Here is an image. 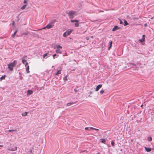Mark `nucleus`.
<instances>
[{
  "label": "nucleus",
  "mask_w": 154,
  "mask_h": 154,
  "mask_svg": "<svg viewBox=\"0 0 154 154\" xmlns=\"http://www.w3.org/2000/svg\"><path fill=\"white\" fill-rule=\"evenodd\" d=\"M26 71L27 73H29V66L27 65L26 66Z\"/></svg>",
  "instance_id": "13"
},
{
  "label": "nucleus",
  "mask_w": 154,
  "mask_h": 154,
  "mask_svg": "<svg viewBox=\"0 0 154 154\" xmlns=\"http://www.w3.org/2000/svg\"><path fill=\"white\" fill-rule=\"evenodd\" d=\"M100 141L102 143H103L105 144H106V140L104 139H100Z\"/></svg>",
  "instance_id": "11"
},
{
  "label": "nucleus",
  "mask_w": 154,
  "mask_h": 154,
  "mask_svg": "<svg viewBox=\"0 0 154 154\" xmlns=\"http://www.w3.org/2000/svg\"><path fill=\"white\" fill-rule=\"evenodd\" d=\"M66 13L69 16V18L70 19L73 18L74 16L77 15L76 12L73 11H71L69 12H66Z\"/></svg>",
  "instance_id": "3"
},
{
  "label": "nucleus",
  "mask_w": 154,
  "mask_h": 154,
  "mask_svg": "<svg viewBox=\"0 0 154 154\" xmlns=\"http://www.w3.org/2000/svg\"><path fill=\"white\" fill-rule=\"evenodd\" d=\"M73 103V102L69 103L67 104L66 106H70L71 105L73 104L74 103Z\"/></svg>",
  "instance_id": "18"
},
{
  "label": "nucleus",
  "mask_w": 154,
  "mask_h": 154,
  "mask_svg": "<svg viewBox=\"0 0 154 154\" xmlns=\"http://www.w3.org/2000/svg\"><path fill=\"white\" fill-rule=\"evenodd\" d=\"M35 87H36V88H38L37 87V86H36H36H35Z\"/></svg>",
  "instance_id": "42"
},
{
  "label": "nucleus",
  "mask_w": 154,
  "mask_h": 154,
  "mask_svg": "<svg viewBox=\"0 0 154 154\" xmlns=\"http://www.w3.org/2000/svg\"><path fill=\"white\" fill-rule=\"evenodd\" d=\"M22 63L24 64L25 65V66H26L28 65V63L27 62H26V60H25V59H24V58H22Z\"/></svg>",
  "instance_id": "7"
},
{
  "label": "nucleus",
  "mask_w": 154,
  "mask_h": 154,
  "mask_svg": "<svg viewBox=\"0 0 154 154\" xmlns=\"http://www.w3.org/2000/svg\"><path fill=\"white\" fill-rule=\"evenodd\" d=\"M85 130H88V131H91L94 129L96 130V129L94 128H93L92 127H86V128H85Z\"/></svg>",
  "instance_id": "8"
},
{
  "label": "nucleus",
  "mask_w": 154,
  "mask_h": 154,
  "mask_svg": "<svg viewBox=\"0 0 154 154\" xmlns=\"http://www.w3.org/2000/svg\"><path fill=\"white\" fill-rule=\"evenodd\" d=\"M97 134H98V135H99L100 136L101 135V134H102V132H100V133H99V131H99V130H98L97 129Z\"/></svg>",
  "instance_id": "24"
},
{
  "label": "nucleus",
  "mask_w": 154,
  "mask_h": 154,
  "mask_svg": "<svg viewBox=\"0 0 154 154\" xmlns=\"http://www.w3.org/2000/svg\"><path fill=\"white\" fill-rule=\"evenodd\" d=\"M139 41L140 43H141L142 45H144V43H143L145 41V39H141L139 40Z\"/></svg>",
  "instance_id": "9"
},
{
  "label": "nucleus",
  "mask_w": 154,
  "mask_h": 154,
  "mask_svg": "<svg viewBox=\"0 0 154 154\" xmlns=\"http://www.w3.org/2000/svg\"><path fill=\"white\" fill-rule=\"evenodd\" d=\"M61 69H60L58 70L57 73L55 74L56 75H58V74H60L61 73Z\"/></svg>",
  "instance_id": "16"
},
{
  "label": "nucleus",
  "mask_w": 154,
  "mask_h": 154,
  "mask_svg": "<svg viewBox=\"0 0 154 154\" xmlns=\"http://www.w3.org/2000/svg\"><path fill=\"white\" fill-rule=\"evenodd\" d=\"M18 31V30L17 29H16L15 31L14 32V33L13 34H12L11 35V37H12L13 38H14V37H15L17 32Z\"/></svg>",
  "instance_id": "14"
},
{
  "label": "nucleus",
  "mask_w": 154,
  "mask_h": 154,
  "mask_svg": "<svg viewBox=\"0 0 154 154\" xmlns=\"http://www.w3.org/2000/svg\"><path fill=\"white\" fill-rule=\"evenodd\" d=\"M24 34L25 35H27L28 34V33L27 32H25L24 33Z\"/></svg>",
  "instance_id": "40"
},
{
  "label": "nucleus",
  "mask_w": 154,
  "mask_h": 154,
  "mask_svg": "<svg viewBox=\"0 0 154 154\" xmlns=\"http://www.w3.org/2000/svg\"><path fill=\"white\" fill-rule=\"evenodd\" d=\"M146 37V35H143L142 36V39H145V38Z\"/></svg>",
  "instance_id": "33"
},
{
  "label": "nucleus",
  "mask_w": 154,
  "mask_h": 154,
  "mask_svg": "<svg viewBox=\"0 0 154 154\" xmlns=\"http://www.w3.org/2000/svg\"><path fill=\"white\" fill-rule=\"evenodd\" d=\"M86 39L87 40H88L89 39V38H88V37H86Z\"/></svg>",
  "instance_id": "41"
},
{
  "label": "nucleus",
  "mask_w": 154,
  "mask_h": 154,
  "mask_svg": "<svg viewBox=\"0 0 154 154\" xmlns=\"http://www.w3.org/2000/svg\"><path fill=\"white\" fill-rule=\"evenodd\" d=\"M111 144L112 145V147H113V146H115V142H114V141L113 140H112L111 141Z\"/></svg>",
  "instance_id": "21"
},
{
  "label": "nucleus",
  "mask_w": 154,
  "mask_h": 154,
  "mask_svg": "<svg viewBox=\"0 0 154 154\" xmlns=\"http://www.w3.org/2000/svg\"><path fill=\"white\" fill-rule=\"evenodd\" d=\"M33 93V91L31 90H28L27 91V95H30L31 94Z\"/></svg>",
  "instance_id": "10"
},
{
  "label": "nucleus",
  "mask_w": 154,
  "mask_h": 154,
  "mask_svg": "<svg viewBox=\"0 0 154 154\" xmlns=\"http://www.w3.org/2000/svg\"><path fill=\"white\" fill-rule=\"evenodd\" d=\"M57 49L56 50V52L57 53H60V54H62V50L60 49H61L62 48V47L59 45H56Z\"/></svg>",
  "instance_id": "4"
},
{
  "label": "nucleus",
  "mask_w": 154,
  "mask_h": 154,
  "mask_svg": "<svg viewBox=\"0 0 154 154\" xmlns=\"http://www.w3.org/2000/svg\"><path fill=\"white\" fill-rule=\"evenodd\" d=\"M111 46H109V47L108 48V50H109L111 48Z\"/></svg>",
  "instance_id": "38"
},
{
  "label": "nucleus",
  "mask_w": 154,
  "mask_h": 154,
  "mask_svg": "<svg viewBox=\"0 0 154 154\" xmlns=\"http://www.w3.org/2000/svg\"><path fill=\"white\" fill-rule=\"evenodd\" d=\"M5 75H3L2 76H1L0 78V79L1 80H3L5 79Z\"/></svg>",
  "instance_id": "25"
},
{
  "label": "nucleus",
  "mask_w": 154,
  "mask_h": 154,
  "mask_svg": "<svg viewBox=\"0 0 154 154\" xmlns=\"http://www.w3.org/2000/svg\"><path fill=\"white\" fill-rule=\"evenodd\" d=\"M71 22L72 23H73V22H79V21L77 20H71Z\"/></svg>",
  "instance_id": "22"
},
{
  "label": "nucleus",
  "mask_w": 154,
  "mask_h": 154,
  "mask_svg": "<svg viewBox=\"0 0 154 154\" xmlns=\"http://www.w3.org/2000/svg\"><path fill=\"white\" fill-rule=\"evenodd\" d=\"M72 31V30H67L63 34V36L65 37H66L68 35H70Z\"/></svg>",
  "instance_id": "5"
},
{
  "label": "nucleus",
  "mask_w": 154,
  "mask_h": 154,
  "mask_svg": "<svg viewBox=\"0 0 154 154\" xmlns=\"http://www.w3.org/2000/svg\"><path fill=\"white\" fill-rule=\"evenodd\" d=\"M147 139L149 141H151L152 140V138L151 137H148Z\"/></svg>",
  "instance_id": "20"
},
{
  "label": "nucleus",
  "mask_w": 154,
  "mask_h": 154,
  "mask_svg": "<svg viewBox=\"0 0 154 154\" xmlns=\"http://www.w3.org/2000/svg\"><path fill=\"white\" fill-rule=\"evenodd\" d=\"M100 92L101 94H103V93L104 92V91L103 90H102L100 91Z\"/></svg>",
  "instance_id": "34"
},
{
  "label": "nucleus",
  "mask_w": 154,
  "mask_h": 154,
  "mask_svg": "<svg viewBox=\"0 0 154 154\" xmlns=\"http://www.w3.org/2000/svg\"><path fill=\"white\" fill-rule=\"evenodd\" d=\"M102 85L100 84L97 85V91H98L102 87Z\"/></svg>",
  "instance_id": "17"
},
{
  "label": "nucleus",
  "mask_w": 154,
  "mask_h": 154,
  "mask_svg": "<svg viewBox=\"0 0 154 154\" xmlns=\"http://www.w3.org/2000/svg\"><path fill=\"white\" fill-rule=\"evenodd\" d=\"M145 149L146 151L147 152H149L151 150V149L149 147H145Z\"/></svg>",
  "instance_id": "12"
},
{
  "label": "nucleus",
  "mask_w": 154,
  "mask_h": 154,
  "mask_svg": "<svg viewBox=\"0 0 154 154\" xmlns=\"http://www.w3.org/2000/svg\"><path fill=\"white\" fill-rule=\"evenodd\" d=\"M48 53H45V54L44 55H43V57L44 58H45V57L46 56H47L48 55Z\"/></svg>",
  "instance_id": "27"
},
{
  "label": "nucleus",
  "mask_w": 154,
  "mask_h": 154,
  "mask_svg": "<svg viewBox=\"0 0 154 154\" xmlns=\"http://www.w3.org/2000/svg\"><path fill=\"white\" fill-rule=\"evenodd\" d=\"M17 62L16 60H14L13 62L11 63L8 65V67L9 70L12 71L13 70V68L16 65Z\"/></svg>",
  "instance_id": "1"
},
{
  "label": "nucleus",
  "mask_w": 154,
  "mask_h": 154,
  "mask_svg": "<svg viewBox=\"0 0 154 154\" xmlns=\"http://www.w3.org/2000/svg\"><path fill=\"white\" fill-rule=\"evenodd\" d=\"M124 21L123 25L125 26L128 24V23L127 20H124Z\"/></svg>",
  "instance_id": "15"
},
{
  "label": "nucleus",
  "mask_w": 154,
  "mask_h": 154,
  "mask_svg": "<svg viewBox=\"0 0 154 154\" xmlns=\"http://www.w3.org/2000/svg\"><path fill=\"white\" fill-rule=\"evenodd\" d=\"M120 29L121 28L120 27H118L117 26H115L112 29V31H115L117 30Z\"/></svg>",
  "instance_id": "6"
},
{
  "label": "nucleus",
  "mask_w": 154,
  "mask_h": 154,
  "mask_svg": "<svg viewBox=\"0 0 154 154\" xmlns=\"http://www.w3.org/2000/svg\"><path fill=\"white\" fill-rule=\"evenodd\" d=\"M95 90L96 91V87L95 88Z\"/></svg>",
  "instance_id": "44"
},
{
  "label": "nucleus",
  "mask_w": 154,
  "mask_h": 154,
  "mask_svg": "<svg viewBox=\"0 0 154 154\" xmlns=\"http://www.w3.org/2000/svg\"><path fill=\"white\" fill-rule=\"evenodd\" d=\"M119 23L120 24H123V22L121 20H120L119 21Z\"/></svg>",
  "instance_id": "36"
},
{
  "label": "nucleus",
  "mask_w": 154,
  "mask_h": 154,
  "mask_svg": "<svg viewBox=\"0 0 154 154\" xmlns=\"http://www.w3.org/2000/svg\"><path fill=\"white\" fill-rule=\"evenodd\" d=\"M146 23L145 24H144V26H146Z\"/></svg>",
  "instance_id": "43"
},
{
  "label": "nucleus",
  "mask_w": 154,
  "mask_h": 154,
  "mask_svg": "<svg viewBox=\"0 0 154 154\" xmlns=\"http://www.w3.org/2000/svg\"><path fill=\"white\" fill-rule=\"evenodd\" d=\"M112 41H110L109 46H111V47H112Z\"/></svg>",
  "instance_id": "32"
},
{
  "label": "nucleus",
  "mask_w": 154,
  "mask_h": 154,
  "mask_svg": "<svg viewBox=\"0 0 154 154\" xmlns=\"http://www.w3.org/2000/svg\"><path fill=\"white\" fill-rule=\"evenodd\" d=\"M14 22H13V24H14Z\"/></svg>",
  "instance_id": "45"
},
{
  "label": "nucleus",
  "mask_w": 154,
  "mask_h": 154,
  "mask_svg": "<svg viewBox=\"0 0 154 154\" xmlns=\"http://www.w3.org/2000/svg\"><path fill=\"white\" fill-rule=\"evenodd\" d=\"M28 112H25L23 113H22V115L23 116H25L27 115Z\"/></svg>",
  "instance_id": "23"
},
{
  "label": "nucleus",
  "mask_w": 154,
  "mask_h": 154,
  "mask_svg": "<svg viewBox=\"0 0 154 154\" xmlns=\"http://www.w3.org/2000/svg\"><path fill=\"white\" fill-rule=\"evenodd\" d=\"M131 64L132 66H136V64L135 63H131Z\"/></svg>",
  "instance_id": "35"
},
{
  "label": "nucleus",
  "mask_w": 154,
  "mask_h": 154,
  "mask_svg": "<svg viewBox=\"0 0 154 154\" xmlns=\"http://www.w3.org/2000/svg\"><path fill=\"white\" fill-rule=\"evenodd\" d=\"M55 22V20H51L50 22V24H47L46 26L45 27L43 28L42 29H45L46 28H47L48 29H50L52 27L54 26V24Z\"/></svg>",
  "instance_id": "2"
},
{
  "label": "nucleus",
  "mask_w": 154,
  "mask_h": 154,
  "mask_svg": "<svg viewBox=\"0 0 154 154\" xmlns=\"http://www.w3.org/2000/svg\"><path fill=\"white\" fill-rule=\"evenodd\" d=\"M56 56H57V57H57L58 56V55H57L56 54H54L53 55V58L54 59H55V57Z\"/></svg>",
  "instance_id": "29"
},
{
  "label": "nucleus",
  "mask_w": 154,
  "mask_h": 154,
  "mask_svg": "<svg viewBox=\"0 0 154 154\" xmlns=\"http://www.w3.org/2000/svg\"><path fill=\"white\" fill-rule=\"evenodd\" d=\"M75 27H78L79 26V24L78 23V22H76L75 23Z\"/></svg>",
  "instance_id": "28"
},
{
  "label": "nucleus",
  "mask_w": 154,
  "mask_h": 154,
  "mask_svg": "<svg viewBox=\"0 0 154 154\" xmlns=\"http://www.w3.org/2000/svg\"><path fill=\"white\" fill-rule=\"evenodd\" d=\"M26 5H27V4L24 5L21 7V9H24L25 8V7L26 6Z\"/></svg>",
  "instance_id": "26"
},
{
  "label": "nucleus",
  "mask_w": 154,
  "mask_h": 154,
  "mask_svg": "<svg viewBox=\"0 0 154 154\" xmlns=\"http://www.w3.org/2000/svg\"><path fill=\"white\" fill-rule=\"evenodd\" d=\"M17 149V147H14L12 148L10 150L11 151H15Z\"/></svg>",
  "instance_id": "19"
},
{
  "label": "nucleus",
  "mask_w": 154,
  "mask_h": 154,
  "mask_svg": "<svg viewBox=\"0 0 154 154\" xmlns=\"http://www.w3.org/2000/svg\"><path fill=\"white\" fill-rule=\"evenodd\" d=\"M63 80L64 81H67V76H65V77H64L63 78Z\"/></svg>",
  "instance_id": "31"
},
{
  "label": "nucleus",
  "mask_w": 154,
  "mask_h": 154,
  "mask_svg": "<svg viewBox=\"0 0 154 154\" xmlns=\"http://www.w3.org/2000/svg\"><path fill=\"white\" fill-rule=\"evenodd\" d=\"M74 91L75 92H77V89H76V88H75L74 89Z\"/></svg>",
  "instance_id": "39"
},
{
  "label": "nucleus",
  "mask_w": 154,
  "mask_h": 154,
  "mask_svg": "<svg viewBox=\"0 0 154 154\" xmlns=\"http://www.w3.org/2000/svg\"><path fill=\"white\" fill-rule=\"evenodd\" d=\"M27 1V0H24L23 1V3L24 4H26Z\"/></svg>",
  "instance_id": "37"
},
{
  "label": "nucleus",
  "mask_w": 154,
  "mask_h": 154,
  "mask_svg": "<svg viewBox=\"0 0 154 154\" xmlns=\"http://www.w3.org/2000/svg\"><path fill=\"white\" fill-rule=\"evenodd\" d=\"M17 130H8V131L9 132H11L12 131H16Z\"/></svg>",
  "instance_id": "30"
}]
</instances>
